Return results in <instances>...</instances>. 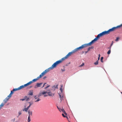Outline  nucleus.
<instances>
[{"label": "nucleus", "instance_id": "nucleus-1", "mask_svg": "<svg viewBox=\"0 0 122 122\" xmlns=\"http://www.w3.org/2000/svg\"><path fill=\"white\" fill-rule=\"evenodd\" d=\"M63 60L62 58L58 61H56L51 66L50 68L49 69H53L55 67H56L57 66L58 64L61 63L63 61Z\"/></svg>", "mask_w": 122, "mask_h": 122}, {"label": "nucleus", "instance_id": "nucleus-2", "mask_svg": "<svg viewBox=\"0 0 122 122\" xmlns=\"http://www.w3.org/2000/svg\"><path fill=\"white\" fill-rule=\"evenodd\" d=\"M77 48L74 49L72 52H69L68 54L64 57L62 58V59L64 60L65 59L67 58L69 56H70L73 53L76 52L78 50L80 49H77Z\"/></svg>", "mask_w": 122, "mask_h": 122}, {"label": "nucleus", "instance_id": "nucleus-3", "mask_svg": "<svg viewBox=\"0 0 122 122\" xmlns=\"http://www.w3.org/2000/svg\"><path fill=\"white\" fill-rule=\"evenodd\" d=\"M92 43L91 42H90L89 43L87 44H85L82 45L81 46L77 48V49H81L83 48H84L87 46H90L91 45Z\"/></svg>", "mask_w": 122, "mask_h": 122}, {"label": "nucleus", "instance_id": "nucleus-4", "mask_svg": "<svg viewBox=\"0 0 122 122\" xmlns=\"http://www.w3.org/2000/svg\"><path fill=\"white\" fill-rule=\"evenodd\" d=\"M14 91H13V90H12L11 91L10 93V94L4 100V102L5 103H6L10 98L11 97L12 94L14 93Z\"/></svg>", "mask_w": 122, "mask_h": 122}, {"label": "nucleus", "instance_id": "nucleus-5", "mask_svg": "<svg viewBox=\"0 0 122 122\" xmlns=\"http://www.w3.org/2000/svg\"><path fill=\"white\" fill-rule=\"evenodd\" d=\"M109 34L107 31H103L102 33L98 34L97 36V37L99 38L101 36H103L105 35Z\"/></svg>", "mask_w": 122, "mask_h": 122}, {"label": "nucleus", "instance_id": "nucleus-6", "mask_svg": "<svg viewBox=\"0 0 122 122\" xmlns=\"http://www.w3.org/2000/svg\"><path fill=\"white\" fill-rule=\"evenodd\" d=\"M120 26L119 25H118L116 27H113L112 28L108 30L107 31L109 34L110 32L113 31L117 28H120Z\"/></svg>", "mask_w": 122, "mask_h": 122}, {"label": "nucleus", "instance_id": "nucleus-7", "mask_svg": "<svg viewBox=\"0 0 122 122\" xmlns=\"http://www.w3.org/2000/svg\"><path fill=\"white\" fill-rule=\"evenodd\" d=\"M49 71V68L46 69L39 76V78H41L42 76H44L45 74L48 72Z\"/></svg>", "mask_w": 122, "mask_h": 122}, {"label": "nucleus", "instance_id": "nucleus-8", "mask_svg": "<svg viewBox=\"0 0 122 122\" xmlns=\"http://www.w3.org/2000/svg\"><path fill=\"white\" fill-rule=\"evenodd\" d=\"M42 84V83H37L36 85L34 87L35 88H36L38 87H40V86Z\"/></svg>", "mask_w": 122, "mask_h": 122}, {"label": "nucleus", "instance_id": "nucleus-9", "mask_svg": "<svg viewBox=\"0 0 122 122\" xmlns=\"http://www.w3.org/2000/svg\"><path fill=\"white\" fill-rule=\"evenodd\" d=\"M34 98H35V102H38L40 100L39 99V98H38L37 99V98L36 97V96H34Z\"/></svg>", "mask_w": 122, "mask_h": 122}, {"label": "nucleus", "instance_id": "nucleus-10", "mask_svg": "<svg viewBox=\"0 0 122 122\" xmlns=\"http://www.w3.org/2000/svg\"><path fill=\"white\" fill-rule=\"evenodd\" d=\"M98 38L97 36L96 38H95L93 40H92L91 41L92 44L94 42H95L98 39Z\"/></svg>", "mask_w": 122, "mask_h": 122}, {"label": "nucleus", "instance_id": "nucleus-11", "mask_svg": "<svg viewBox=\"0 0 122 122\" xmlns=\"http://www.w3.org/2000/svg\"><path fill=\"white\" fill-rule=\"evenodd\" d=\"M33 92L32 90L30 91L28 94V95L32 96L33 95Z\"/></svg>", "mask_w": 122, "mask_h": 122}, {"label": "nucleus", "instance_id": "nucleus-12", "mask_svg": "<svg viewBox=\"0 0 122 122\" xmlns=\"http://www.w3.org/2000/svg\"><path fill=\"white\" fill-rule=\"evenodd\" d=\"M28 114H29V116H30L32 115V112L30 110H29L28 111Z\"/></svg>", "mask_w": 122, "mask_h": 122}, {"label": "nucleus", "instance_id": "nucleus-13", "mask_svg": "<svg viewBox=\"0 0 122 122\" xmlns=\"http://www.w3.org/2000/svg\"><path fill=\"white\" fill-rule=\"evenodd\" d=\"M39 78H39V76H38L37 78L33 79L32 81H33V82H35L38 80Z\"/></svg>", "mask_w": 122, "mask_h": 122}, {"label": "nucleus", "instance_id": "nucleus-14", "mask_svg": "<svg viewBox=\"0 0 122 122\" xmlns=\"http://www.w3.org/2000/svg\"><path fill=\"white\" fill-rule=\"evenodd\" d=\"M59 95L60 96L61 100V101L63 100V96H61L60 94H59Z\"/></svg>", "mask_w": 122, "mask_h": 122}, {"label": "nucleus", "instance_id": "nucleus-15", "mask_svg": "<svg viewBox=\"0 0 122 122\" xmlns=\"http://www.w3.org/2000/svg\"><path fill=\"white\" fill-rule=\"evenodd\" d=\"M2 103L0 105V109L2 107H3V106L4 105H5V103Z\"/></svg>", "mask_w": 122, "mask_h": 122}, {"label": "nucleus", "instance_id": "nucleus-16", "mask_svg": "<svg viewBox=\"0 0 122 122\" xmlns=\"http://www.w3.org/2000/svg\"><path fill=\"white\" fill-rule=\"evenodd\" d=\"M24 99H25V100H26V101H27L29 99V98L25 96L24 97Z\"/></svg>", "mask_w": 122, "mask_h": 122}, {"label": "nucleus", "instance_id": "nucleus-17", "mask_svg": "<svg viewBox=\"0 0 122 122\" xmlns=\"http://www.w3.org/2000/svg\"><path fill=\"white\" fill-rule=\"evenodd\" d=\"M24 87H24V85L21 86H20L19 87L20 90L21 89H22V88H23Z\"/></svg>", "mask_w": 122, "mask_h": 122}, {"label": "nucleus", "instance_id": "nucleus-18", "mask_svg": "<svg viewBox=\"0 0 122 122\" xmlns=\"http://www.w3.org/2000/svg\"><path fill=\"white\" fill-rule=\"evenodd\" d=\"M48 93V95L50 96H54V94H53L52 95V94L50 92H47Z\"/></svg>", "mask_w": 122, "mask_h": 122}, {"label": "nucleus", "instance_id": "nucleus-19", "mask_svg": "<svg viewBox=\"0 0 122 122\" xmlns=\"http://www.w3.org/2000/svg\"><path fill=\"white\" fill-rule=\"evenodd\" d=\"M18 90H20L19 87L17 88H14L13 89V91H14Z\"/></svg>", "mask_w": 122, "mask_h": 122}, {"label": "nucleus", "instance_id": "nucleus-20", "mask_svg": "<svg viewBox=\"0 0 122 122\" xmlns=\"http://www.w3.org/2000/svg\"><path fill=\"white\" fill-rule=\"evenodd\" d=\"M29 109L28 108H27H27H25L23 110V111H25L26 112H27V110H28V109Z\"/></svg>", "mask_w": 122, "mask_h": 122}, {"label": "nucleus", "instance_id": "nucleus-21", "mask_svg": "<svg viewBox=\"0 0 122 122\" xmlns=\"http://www.w3.org/2000/svg\"><path fill=\"white\" fill-rule=\"evenodd\" d=\"M30 116H29L28 118V122H30Z\"/></svg>", "mask_w": 122, "mask_h": 122}, {"label": "nucleus", "instance_id": "nucleus-22", "mask_svg": "<svg viewBox=\"0 0 122 122\" xmlns=\"http://www.w3.org/2000/svg\"><path fill=\"white\" fill-rule=\"evenodd\" d=\"M94 64L96 65H97L98 64V60L96 62H95L94 63Z\"/></svg>", "mask_w": 122, "mask_h": 122}, {"label": "nucleus", "instance_id": "nucleus-23", "mask_svg": "<svg viewBox=\"0 0 122 122\" xmlns=\"http://www.w3.org/2000/svg\"><path fill=\"white\" fill-rule=\"evenodd\" d=\"M119 39V37H117L116 38V39L115 40V41H118Z\"/></svg>", "mask_w": 122, "mask_h": 122}, {"label": "nucleus", "instance_id": "nucleus-24", "mask_svg": "<svg viewBox=\"0 0 122 122\" xmlns=\"http://www.w3.org/2000/svg\"><path fill=\"white\" fill-rule=\"evenodd\" d=\"M93 47H89L88 49V51H89L90 49H92L93 48Z\"/></svg>", "mask_w": 122, "mask_h": 122}, {"label": "nucleus", "instance_id": "nucleus-25", "mask_svg": "<svg viewBox=\"0 0 122 122\" xmlns=\"http://www.w3.org/2000/svg\"><path fill=\"white\" fill-rule=\"evenodd\" d=\"M103 57H102L101 58V61L102 62H103Z\"/></svg>", "mask_w": 122, "mask_h": 122}, {"label": "nucleus", "instance_id": "nucleus-26", "mask_svg": "<svg viewBox=\"0 0 122 122\" xmlns=\"http://www.w3.org/2000/svg\"><path fill=\"white\" fill-rule=\"evenodd\" d=\"M32 82L33 81H30L28 83V84L29 85H30Z\"/></svg>", "mask_w": 122, "mask_h": 122}, {"label": "nucleus", "instance_id": "nucleus-27", "mask_svg": "<svg viewBox=\"0 0 122 122\" xmlns=\"http://www.w3.org/2000/svg\"><path fill=\"white\" fill-rule=\"evenodd\" d=\"M29 103H30V105H29V106H28V107H27V108H28L29 109V108L30 107V106H31V105L32 104V103H30V102H29Z\"/></svg>", "mask_w": 122, "mask_h": 122}, {"label": "nucleus", "instance_id": "nucleus-28", "mask_svg": "<svg viewBox=\"0 0 122 122\" xmlns=\"http://www.w3.org/2000/svg\"><path fill=\"white\" fill-rule=\"evenodd\" d=\"M111 50H109L107 52V54H109L111 53Z\"/></svg>", "mask_w": 122, "mask_h": 122}, {"label": "nucleus", "instance_id": "nucleus-29", "mask_svg": "<svg viewBox=\"0 0 122 122\" xmlns=\"http://www.w3.org/2000/svg\"><path fill=\"white\" fill-rule=\"evenodd\" d=\"M42 94V93H40V94L38 95V97H40L41 95Z\"/></svg>", "mask_w": 122, "mask_h": 122}, {"label": "nucleus", "instance_id": "nucleus-30", "mask_svg": "<svg viewBox=\"0 0 122 122\" xmlns=\"http://www.w3.org/2000/svg\"><path fill=\"white\" fill-rule=\"evenodd\" d=\"M42 94L44 95V94H45L46 93H47V92H42Z\"/></svg>", "mask_w": 122, "mask_h": 122}, {"label": "nucleus", "instance_id": "nucleus-31", "mask_svg": "<svg viewBox=\"0 0 122 122\" xmlns=\"http://www.w3.org/2000/svg\"><path fill=\"white\" fill-rule=\"evenodd\" d=\"M84 65V63H82V64L81 65H80L79 66L80 67H81V66H83Z\"/></svg>", "mask_w": 122, "mask_h": 122}, {"label": "nucleus", "instance_id": "nucleus-32", "mask_svg": "<svg viewBox=\"0 0 122 122\" xmlns=\"http://www.w3.org/2000/svg\"><path fill=\"white\" fill-rule=\"evenodd\" d=\"M62 115L63 116V117H66L67 118H68L67 117H66L63 114H62Z\"/></svg>", "mask_w": 122, "mask_h": 122}, {"label": "nucleus", "instance_id": "nucleus-33", "mask_svg": "<svg viewBox=\"0 0 122 122\" xmlns=\"http://www.w3.org/2000/svg\"><path fill=\"white\" fill-rule=\"evenodd\" d=\"M63 111L62 112H63L65 114H66V112H65V110H64L63 109Z\"/></svg>", "mask_w": 122, "mask_h": 122}, {"label": "nucleus", "instance_id": "nucleus-34", "mask_svg": "<svg viewBox=\"0 0 122 122\" xmlns=\"http://www.w3.org/2000/svg\"><path fill=\"white\" fill-rule=\"evenodd\" d=\"M21 114V112H18V114L19 115H20Z\"/></svg>", "mask_w": 122, "mask_h": 122}, {"label": "nucleus", "instance_id": "nucleus-35", "mask_svg": "<svg viewBox=\"0 0 122 122\" xmlns=\"http://www.w3.org/2000/svg\"><path fill=\"white\" fill-rule=\"evenodd\" d=\"M50 86V85H48V86H46V87L45 88V89H46L47 88H48V87L49 86Z\"/></svg>", "mask_w": 122, "mask_h": 122}, {"label": "nucleus", "instance_id": "nucleus-36", "mask_svg": "<svg viewBox=\"0 0 122 122\" xmlns=\"http://www.w3.org/2000/svg\"><path fill=\"white\" fill-rule=\"evenodd\" d=\"M61 70L62 72L64 71H65V70L64 68L63 69H61Z\"/></svg>", "mask_w": 122, "mask_h": 122}, {"label": "nucleus", "instance_id": "nucleus-37", "mask_svg": "<svg viewBox=\"0 0 122 122\" xmlns=\"http://www.w3.org/2000/svg\"><path fill=\"white\" fill-rule=\"evenodd\" d=\"M20 100H21L22 101H23L25 100V99H24V98H23V99H20Z\"/></svg>", "mask_w": 122, "mask_h": 122}, {"label": "nucleus", "instance_id": "nucleus-38", "mask_svg": "<svg viewBox=\"0 0 122 122\" xmlns=\"http://www.w3.org/2000/svg\"><path fill=\"white\" fill-rule=\"evenodd\" d=\"M46 84V83H44V84L43 86H42V87H44V86Z\"/></svg>", "mask_w": 122, "mask_h": 122}, {"label": "nucleus", "instance_id": "nucleus-39", "mask_svg": "<svg viewBox=\"0 0 122 122\" xmlns=\"http://www.w3.org/2000/svg\"><path fill=\"white\" fill-rule=\"evenodd\" d=\"M24 86L25 87L27 86L26 84L24 85Z\"/></svg>", "mask_w": 122, "mask_h": 122}, {"label": "nucleus", "instance_id": "nucleus-40", "mask_svg": "<svg viewBox=\"0 0 122 122\" xmlns=\"http://www.w3.org/2000/svg\"><path fill=\"white\" fill-rule=\"evenodd\" d=\"M113 41H112V43L111 44V46H112V45L113 44Z\"/></svg>", "mask_w": 122, "mask_h": 122}, {"label": "nucleus", "instance_id": "nucleus-41", "mask_svg": "<svg viewBox=\"0 0 122 122\" xmlns=\"http://www.w3.org/2000/svg\"><path fill=\"white\" fill-rule=\"evenodd\" d=\"M120 26V27H121V26H122V24H121V25H119Z\"/></svg>", "mask_w": 122, "mask_h": 122}, {"label": "nucleus", "instance_id": "nucleus-42", "mask_svg": "<svg viewBox=\"0 0 122 122\" xmlns=\"http://www.w3.org/2000/svg\"><path fill=\"white\" fill-rule=\"evenodd\" d=\"M111 47H110H110L108 48V49H109L110 50H111Z\"/></svg>", "mask_w": 122, "mask_h": 122}, {"label": "nucleus", "instance_id": "nucleus-43", "mask_svg": "<svg viewBox=\"0 0 122 122\" xmlns=\"http://www.w3.org/2000/svg\"><path fill=\"white\" fill-rule=\"evenodd\" d=\"M26 85H27V86H28L29 85L28 84V83H26Z\"/></svg>", "mask_w": 122, "mask_h": 122}, {"label": "nucleus", "instance_id": "nucleus-44", "mask_svg": "<svg viewBox=\"0 0 122 122\" xmlns=\"http://www.w3.org/2000/svg\"><path fill=\"white\" fill-rule=\"evenodd\" d=\"M88 51H87L85 52L86 54L88 52Z\"/></svg>", "mask_w": 122, "mask_h": 122}, {"label": "nucleus", "instance_id": "nucleus-45", "mask_svg": "<svg viewBox=\"0 0 122 122\" xmlns=\"http://www.w3.org/2000/svg\"><path fill=\"white\" fill-rule=\"evenodd\" d=\"M47 96V95H44V97H46Z\"/></svg>", "mask_w": 122, "mask_h": 122}, {"label": "nucleus", "instance_id": "nucleus-46", "mask_svg": "<svg viewBox=\"0 0 122 122\" xmlns=\"http://www.w3.org/2000/svg\"><path fill=\"white\" fill-rule=\"evenodd\" d=\"M98 60H99V59H100V57H98Z\"/></svg>", "mask_w": 122, "mask_h": 122}, {"label": "nucleus", "instance_id": "nucleus-47", "mask_svg": "<svg viewBox=\"0 0 122 122\" xmlns=\"http://www.w3.org/2000/svg\"><path fill=\"white\" fill-rule=\"evenodd\" d=\"M63 109H61V110L62 111V112H63Z\"/></svg>", "mask_w": 122, "mask_h": 122}, {"label": "nucleus", "instance_id": "nucleus-48", "mask_svg": "<svg viewBox=\"0 0 122 122\" xmlns=\"http://www.w3.org/2000/svg\"><path fill=\"white\" fill-rule=\"evenodd\" d=\"M58 86V85H57L56 86V87H57Z\"/></svg>", "mask_w": 122, "mask_h": 122}, {"label": "nucleus", "instance_id": "nucleus-49", "mask_svg": "<svg viewBox=\"0 0 122 122\" xmlns=\"http://www.w3.org/2000/svg\"><path fill=\"white\" fill-rule=\"evenodd\" d=\"M112 46H111V45L110 46V47H111Z\"/></svg>", "mask_w": 122, "mask_h": 122}, {"label": "nucleus", "instance_id": "nucleus-50", "mask_svg": "<svg viewBox=\"0 0 122 122\" xmlns=\"http://www.w3.org/2000/svg\"><path fill=\"white\" fill-rule=\"evenodd\" d=\"M100 54L99 55V57H100Z\"/></svg>", "mask_w": 122, "mask_h": 122}, {"label": "nucleus", "instance_id": "nucleus-51", "mask_svg": "<svg viewBox=\"0 0 122 122\" xmlns=\"http://www.w3.org/2000/svg\"><path fill=\"white\" fill-rule=\"evenodd\" d=\"M46 78V77H44V78Z\"/></svg>", "mask_w": 122, "mask_h": 122}, {"label": "nucleus", "instance_id": "nucleus-52", "mask_svg": "<svg viewBox=\"0 0 122 122\" xmlns=\"http://www.w3.org/2000/svg\"><path fill=\"white\" fill-rule=\"evenodd\" d=\"M32 87V86H30V88H31Z\"/></svg>", "mask_w": 122, "mask_h": 122}, {"label": "nucleus", "instance_id": "nucleus-53", "mask_svg": "<svg viewBox=\"0 0 122 122\" xmlns=\"http://www.w3.org/2000/svg\"><path fill=\"white\" fill-rule=\"evenodd\" d=\"M60 90H61L62 89H61V88H60Z\"/></svg>", "mask_w": 122, "mask_h": 122}, {"label": "nucleus", "instance_id": "nucleus-54", "mask_svg": "<svg viewBox=\"0 0 122 122\" xmlns=\"http://www.w3.org/2000/svg\"><path fill=\"white\" fill-rule=\"evenodd\" d=\"M121 93L122 94V92H121Z\"/></svg>", "mask_w": 122, "mask_h": 122}, {"label": "nucleus", "instance_id": "nucleus-55", "mask_svg": "<svg viewBox=\"0 0 122 122\" xmlns=\"http://www.w3.org/2000/svg\"><path fill=\"white\" fill-rule=\"evenodd\" d=\"M57 107V108H58V109H59V108H58V107Z\"/></svg>", "mask_w": 122, "mask_h": 122}, {"label": "nucleus", "instance_id": "nucleus-56", "mask_svg": "<svg viewBox=\"0 0 122 122\" xmlns=\"http://www.w3.org/2000/svg\"><path fill=\"white\" fill-rule=\"evenodd\" d=\"M17 122V121H16V122Z\"/></svg>", "mask_w": 122, "mask_h": 122}]
</instances>
